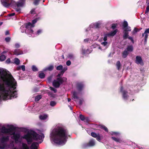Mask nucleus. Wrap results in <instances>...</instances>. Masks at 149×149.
<instances>
[{"label":"nucleus","instance_id":"f257e3e1","mask_svg":"<svg viewBox=\"0 0 149 149\" xmlns=\"http://www.w3.org/2000/svg\"><path fill=\"white\" fill-rule=\"evenodd\" d=\"M17 84L12 75L7 76L6 70L0 68V102L17 97Z\"/></svg>","mask_w":149,"mask_h":149},{"label":"nucleus","instance_id":"f03ea898","mask_svg":"<svg viewBox=\"0 0 149 149\" xmlns=\"http://www.w3.org/2000/svg\"><path fill=\"white\" fill-rule=\"evenodd\" d=\"M68 130L62 127H58L53 130L50 135V138L55 143L58 145L64 144L68 137Z\"/></svg>","mask_w":149,"mask_h":149},{"label":"nucleus","instance_id":"7ed1b4c3","mask_svg":"<svg viewBox=\"0 0 149 149\" xmlns=\"http://www.w3.org/2000/svg\"><path fill=\"white\" fill-rule=\"evenodd\" d=\"M44 137L43 134H42L41 136L37 134L34 131L31 130L29 131L26 134L24 135L22 138L26 139L27 144L29 145L32 142L33 140L38 141L42 140V137L44 138Z\"/></svg>","mask_w":149,"mask_h":149},{"label":"nucleus","instance_id":"20e7f679","mask_svg":"<svg viewBox=\"0 0 149 149\" xmlns=\"http://www.w3.org/2000/svg\"><path fill=\"white\" fill-rule=\"evenodd\" d=\"M34 27L33 25L29 22L26 24L22 25L20 27V29L22 33L25 32L29 36L31 37L32 36L31 33L33 34L32 28Z\"/></svg>","mask_w":149,"mask_h":149},{"label":"nucleus","instance_id":"39448f33","mask_svg":"<svg viewBox=\"0 0 149 149\" xmlns=\"http://www.w3.org/2000/svg\"><path fill=\"white\" fill-rule=\"evenodd\" d=\"M25 3V0H19L17 2L13 1L12 2V6L17 12L19 13L21 11L20 7L23 6Z\"/></svg>","mask_w":149,"mask_h":149},{"label":"nucleus","instance_id":"423d86ee","mask_svg":"<svg viewBox=\"0 0 149 149\" xmlns=\"http://www.w3.org/2000/svg\"><path fill=\"white\" fill-rule=\"evenodd\" d=\"M117 32V30L116 29L110 32H104L103 34L101 33L102 40L107 41L108 38L113 37Z\"/></svg>","mask_w":149,"mask_h":149},{"label":"nucleus","instance_id":"0eeeda50","mask_svg":"<svg viewBox=\"0 0 149 149\" xmlns=\"http://www.w3.org/2000/svg\"><path fill=\"white\" fill-rule=\"evenodd\" d=\"M67 78L65 77L58 78L53 81V86L55 88H58L60 85L66 82Z\"/></svg>","mask_w":149,"mask_h":149},{"label":"nucleus","instance_id":"6e6552de","mask_svg":"<svg viewBox=\"0 0 149 149\" xmlns=\"http://www.w3.org/2000/svg\"><path fill=\"white\" fill-rule=\"evenodd\" d=\"M16 129V127L13 125H10L8 128H7L4 127H2L1 129V132L3 134H9L12 133L13 131Z\"/></svg>","mask_w":149,"mask_h":149},{"label":"nucleus","instance_id":"1a4fd4ad","mask_svg":"<svg viewBox=\"0 0 149 149\" xmlns=\"http://www.w3.org/2000/svg\"><path fill=\"white\" fill-rule=\"evenodd\" d=\"M101 44V46H99L98 48L102 51L106 50L108 47L109 45V43L107 41H102Z\"/></svg>","mask_w":149,"mask_h":149},{"label":"nucleus","instance_id":"9d476101","mask_svg":"<svg viewBox=\"0 0 149 149\" xmlns=\"http://www.w3.org/2000/svg\"><path fill=\"white\" fill-rule=\"evenodd\" d=\"M95 140L92 139L89 140L88 143H86L82 145L83 148H86L88 147H93L95 146Z\"/></svg>","mask_w":149,"mask_h":149},{"label":"nucleus","instance_id":"9b49d317","mask_svg":"<svg viewBox=\"0 0 149 149\" xmlns=\"http://www.w3.org/2000/svg\"><path fill=\"white\" fill-rule=\"evenodd\" d=\"M103 24L102 21H99L96 22L92 23L90 25V27L92 28H99Z\"/></svg>","mask_w":149,"mask_h":149},{"label":"nucleus","instance_id":"f8f14e48","mask_svg":"<svg viewBox=\"0 0 149 149\" xmlns=\"http://www.w3.org/2000/svg\"><path fill=\"white\" fill-rule=\"evenodd\" d=\"M12 0H1L2 5L5 7L7 8L10 5L12 6Z\"/></svg>","mask_w":149,"mask_h":149},{"label":"nucleus","instance_id":"ddd939ff","mask_svg":"<svg viewBox=\"0 0 149 149\" xmlns=\"http://www.w3.org/2000/svg\"><path fill=\"white\" fill-rule=\"evenodd\" d=\"M56 69L58 70H61V73L63 75L65 72L67 70L68 68L66 66L63 67L62 65H59L56 67Z\"/></svg>","mask_w":149,"mask_h":149},{"label":"nucleus","instance_id":"4468645a","mask_svg":"<svg viewBox=\"0 0 149 149\" xmlns=\"http://www.w3.org/2000/svg\"><path fill=\"white\" fill-rule=\"evenodd\" d=\"M84 86V83L83 82H77L76 83V87L79 91H81L83 89Z\"/></svg>","mask_w":149,"mask_h":149},{"label":"nucleus","instance_id":"2eb2a0df","mask_svg":"<svg viewBox=\"0 0 149 149\" xmlns=\"http://www.w3.org/2000/svg\"><path fill=\"white\" fill-rule=\"evenodd\" d=\"M91 135L92 137L96 138V139L99 142H100L101 139L102 138V135L99 134H97L94 132H92L91 133Z\"/></svg>","mask_w":149,"mask_h":149},{"label":"nucleus","instance_id":"dca6fc26","mask_svg":"<svg viewBox=\"0 0 149 149\" xmlns=\"http://www.w3.org/2000/svg\"><path fill=\"white\" fill-rule=\"evenodd\" d=\"M92 50L91 49L88 48L87 49L84 48V47H82L81 50V52L83 55H86L90 53Z\"/></svg>","mask_w":149,"mask_h":149},{"label":"nucleus","instance_id":"f3484780","mask_svg":"<svg viewBox=\"0 0 149 149\" xmlns=\"http://www.w3.org/2000/svg\"><path fill=\"white\" fill-rule=\"evenodd\" d=\"M149 33V29H146L145 30L144 32L142 34L143 37H144V44L146 43L147 38Z\"/></svg>","mask_w":149,"mask_h":149},{"label":"nucleus","instance_id":"a211bd4d","mask_svg":"<svg viewBox=\"0 0 149 149\" xmlns=\"http://www.w3.org/2000/svg\"><path fill=\"white\" fill-rule=\"evenodd\" d=\"M120 91L122 93L123 99L125 100H127L129 97V96L127 94V92L126 91L123 90V88L122 87L120 88Z\"/></svg>","mask_w":149,"mask_h":149},{"label":"nucleus","instance_id":"6ab92c4d","mask_svg":"<svg viewBox=\"0 0 149 149\" xmlns=\"http://www.w3.org/2000/svg\"><path fill=\"white\" fill-rule=\"evenodd\" d=\"M135 62L137 64H140L141 65H143L144 64L142 58L140 56H137L136 57Z\"/></svg>","mask_w":149,"mask_h":149},{"label":"nucleus","instance_id":"aec40b11","mask_svg":"<svg viewBox=\"0 0 149 149\" xmlns=\"http://www.w3.org/2000/svg\"><path fill=\"white\" fill-rule=\"evenodd\" d=\"M12 134L13 137L16 143H17L20 137V135L19 134H15V132H13Z\"/></svg>","mask_w":149,"mask_h":149},{"label":"nucleus","instance_id":"412c9836","mask_svg":"<svg viewBox=\"0 0 149 149\" xmlns=\"http://www.w3.org/2000/svg\"><path fill=\"white\" fill-rule=\"evenodd\" d=\"M9 140V137L8 136L2 137L0 139V142L1 143H4L7 142Z\"/></svg>","mask_w":149,"mask_h":149},{"label":"nucleus","instance_id":"4be33fe9","mask_svg":"<svg viewBox=\"0 0 149 149\" xmlns=\"http://www.w3.org/2000/svg\"><path fill=\"white\" fill-rule=\"evenodd\" d=\"M13 53L14 54L17 56L23 54H24L22 51L18 49H15L13 51Z\"/></svg>","mask_w":149,"mask_h":149},{"label":"nucleus","instance_id":"5701e85b","mask_svg":"<svg viewBox=\"0 0 149 149\" xmlns=\"http://www.w3.org/2000/svg\"><path fill=\"white\" fill-rule=\"evenodd\" d=\"M39 144L36 142H33L30 146L31 149H38Z\"/></svg>","mask_w":149,"mask_h":149},{"label":"nucleus","instance_id":"b1692460","mask_svg":"<svg viewBox=\"0 0 149 149\" xmlns=\"http://www.w3.org/2000/svg\"><path fill=\"white\" fill-rule=\"evenodd\" d=\"M42 32V30L41 29H39L38 30V31L35 33H33V34H32L31 33V35H32V36L31 37H34L36 36H37L40 34Z\"/></svg>","mask_w":149,"mask_h":149},{"label":"nucleus","instance_id":"393cba45","mask_svg":"<svg viewBox=\"0 0 149 149\" xmlns=\"http://www.w3.org/2000/svg\"><path fill=\"white\" fill-rule=\"evenodd\" d=\"M125 50L127 51L129 53L131 52L133 50V46L132 45H129L127 46Z\"/></svg>","mask_w":149,"mask_h":149},{"label":"nucleus","instance_id":"a878e982","mask_svg":"<svg viewBox=\"0 0 149 149\" xmlns=\"http://www.w3.org/2000/svg\"><path fill=\"white\" fill-rule=\"evenodd\" d=\"M54 67L52 65H51L48 67H46L44 68L43 71H45L47 70H49V71H52Z\"/></svg>","mask_w":149,"mask_h":149},{"label":"nucleus","instance_id":"bb28decb","mask_svg":"<svg viewBox=\"0 0 149 149\" xmlns=\"http://www.w3.org/2000/svg\"><path fill=\"white\" fill-rule=\"evenodd\" d=\"M123 38L124 40L127 39L129 37L128 35L129 33L126 31H123Z\"/></svg>","mask_w":149,"mask_h":149},{"label":"nucleus","instance_id":"cd10ccee","mask_svg":"<svg viewBox=\"0 0 149 149\" xmlns=\"http://www.w3.org/2000/svg\"><path fill=\"white\" fill-rule=\"evenodd\" d=\"M72 97L74 99V100L78 99V93L77 92L74 91L73 92Z\"/></svg>","mask_w":149,"mask_h":149},{"label":"nucleus","instance_id":"c85d7f7f","mask_svg":"<svg viewBox=\"0 0 149 149\" xmlns=\"http://www.w3.org/2000/svg\"><path fill=\"white\" fill-rule=\"evenodd\" d=\"M93 40L91 38H86L84 40V41L85 43H90L93 41Z\"/></svg>","mask_w":149,"mask_h":149},{"label":"nucleus","instance_id":"c756f323","mask_svg":"<svg viewBox=\"0 0 149 149\" xmlns=\"http://www.w3.org/2000/svg\"><path fill=\"white\" fill-rule=\"evenodd\" d=\"M129 54V52L125 49V50L123 51V52L122 54V55L123 58H125L127 57Z\"/></svg>","mask_w":149,"mask_h":149},{"label":"nucleus","instance_id":"7c9ffc66","mask_svg":"<svg viewBox=\"0 0 149 149\" xmlns=\"http://www.w3.org/2000/svg\"><path fill=\"white\" fill-rule=\"evenodd\" d=\"M116 66L118 70H119L121 68V65L120 62L119 61H118L116 64Z\"/></svg>","mask_w":149,"mask_h":149},{"label":"nucleus","instance_id":"2f4dec72","mask_svg":"<svg viewBox=\"0 0 149 149\" xmlns=\"http://www.w3.org/2000/svg\"><path fill=\"white\" fill-rule=\"evenodd\" d=\"M67 57L70 59H73L74 58L75 56L73 54L70 53L68 55Z\"/></svg>","mask_w":149,"mask_h":149},{"label":"nucleus","instance_id":"473e14b6","mask_svg":"<svg viewBox=\"0 0 149 149\" xmlns=\"http://www.w3.org/2000/svg\"><path fill=\"white\" fill-rule=\"evenodd\" d=\"M6 58L5 56L3 54H1L0 55V61H3L5 60Z\"/></svg>","mask_w":149,"mask_h":149},{"label":"nucleus","instance_id":"72a5a7b5","mask_svg":"<svg viewBox=\"0 0 149 149\" xmlns=\"http://www.w3.org/2000/svg\"><path fill=\"white\" fill-rule=\"evenodd\" d=\"M47 117V115H40L39 116L40 118L42 120H44L46 119Z\"/></svg>","mask_w":149,"mask_h":149},{"label":"nucleus","instance_id":"f704fd0d","mask_svg":"<svg viewBox=\"0 0 149 149\" xmlns=\"http://www.w3.org/2000/svg\"><path fill=\"white\" fill-rule=\"evenodd\" d=\"M100 128L101 129L104 130L106 132H108V128L104 125H101L100 126Z\"/></svg>","mask_w":149,"mask_h":149},{"label":"nucleus","instance_id":"c9c22d12","mask_svg":"<svg viewBox=\"0 0 149 149\" xmlns=\"http://www.w3.org/2000/svg\"><path fill=\"white\" fill-rule=\"evenodd\" d=\"M14 63L17 65H18L20 63V60L17 58H15L14 59Z\"/></svg>","mask_w":149,"mask_h":149},{"label":"nucleus","instance_id":"e433bc0d","mask_svg":"<svg viewBox=\"0 0 149 149\" xmlns=\"http://www.w3.org/2000/svg\"><path fill=\"white\" fill-rule=\"evenodd\" d=\"M22 145L23 149H29V147L26 144L22 143Z\"/></svg>","mask_w":149,"mask_h":149},{"label":"nucleus","instance_id":"4c0bfd02","mask_svg":"<svg viewBox=\"0 0 149 149\" xmlns=\"http://www.w3.org/2000/svg\"><path fill=\"white\" fill-rule=\"evenodd\" d=\"M123 31H131V29L130 27L127 26L126 27H125L124 28H123Z\"/></svg>","mask_w":149,"mask_h":149},{"label":"nucleus","instance_id":"58836bf2","mask_svg":"<svg viewBox=\"0 0 149 149\" xmlns=\"http://www.w3.org/2000/svg\"><path fill=\"white\" fill-rule=\"evenodd\" d=\"M6 147V145L4 143H0V149H3Z\"/></svg>","mask_w":149,"mask_h":149},{"label":"nucleus","instance_id":"ea45409f","mask_svg":"<svg viewBox=\"0 0 149 149\" xmlns=\"http://www.w3.org/2000/svg\"><path fill=\"white\" fill-rule=\"evenodd\" d=\"M32 70L34 72L38 71V70L37 68L34 65H33L31 67Z\"/></svg>","mask_w":149,"mask_h":149},{"label":"nucleus","instance_id":"a19ab883","mask_svg":"<svg viewBox=\"0 0 149 149\" xmlns=\"http://www.w3.org/2000/svg\"><path fill=\"white\" fill-rule=\"evenodd\" d=\"M45 76V74L43 72L40 73L39 74V77L41 79L44 78Z\"/></svg>","mask_w":149,"mask_h":149},{"label":"nucleus","instance_id":"79ce46f5","mask_svg":"<svg viewBox=\"0 0 149 149\" xmlns=\"http://www.w3.org/2000/svg\"><path fill=\"white\" fill-rule=\"evenodd\" d=\"M111 138L113 140L115 141L116 142H118L119 143L120 142L121 140L119 138H116L115 137H111Z\"/></svg>","mask_w":149,"mask_h":149},{"label":"nucleus","instance_id":"37998d69","mask_svg":"<svg viewBox=\"0 0 149 149\" xmlns=\"http://www.w3.org/2000/svg\"><path fill=\"white\" fill-rule=\"evenodd\" d=\"M41 98V95H38L36 96L35 98V101L36 102L38 101Z\"/></svg>","mask_w":149,"mask_h":149},{"label":"nucleus","instance_id":"c03bdc74","mask_svg":"<svg viewBox=\"0 0 149 149\" xmlns=\"http://www.w3.org/2000/svg\"><path fill=\"white\" fill-rule=\"evenodd\" d=\"M49 88L51 91H53L54 93H56L57 91V89L53 87H49Z\"/></svg>","mask_w":149,"mask_h":149},{"label":"nucleus","instance_id":"a18cd8bd","mask_svg":"<svg viewBox=\"0 0 149 149\" xmlns=\"http://www.w3.org/2000/svg\"><path fill=\"white\" fill-rule=\"evenodd\" d=\"M40 1V0H34L33 2L34 4L36 6L38 5Z\"/></svg>","mask_w":149,"mask_h":149},{"label":"nucleus","instance_id":"49530a36","mask_svg":"<svg viewBox=\"0 0 149 149\" xmlns=\"http://www.w3.org/2000/svg\"><path fill=\"white\" fill-rule=\"evenodd\" d=\"M123 26V28L126 27L128 26V24L126 21H124V22Z\"/></svg>","mask_w":149,"mask_h":149},{"label":"nucleus","instance_id":"de8ad7c7","mask_svg":"<svg viewBox=\"0 0 149 149\" xmlns=\"http://www.w3.org/2000/svg\"><path fill=\"white\" fill-rule=\"evenodd\" d=\"M53 76H50L49 77L47 78V81L48 82L50 83L52 79Z\"/></svg>","mask_w":149,"mask_h":149},{"label":"nucleus","instance_id":"09e8293b","mask_svg":"<svg viewBox=\"0 0 149 149\" xmlns=\"http://www.w3.org/2000/svg\"><path fill=\"white\" fill-rule=\"evenodd\" d=\"M79 118L82 121L84 120L85 119L84 116L82 114H80L79 115Z\"/></svg>","mask_w":149,"mask_h":149},{"label":"nucleus","instance_id":"8fccbe9b","mask_svg":"<svg viewBox=\"0 0 149 149\" xmlns=\"http://www.w3.org/2000/svg\"><path fill=\"white\" fill-rule=\"evenodd\" d=\"M10 38L9 37H8L7 38H5V40L6 42H9L10 41Z\"/></svg>","mask_w":149,"mask_h":149},{"label":"nucleus","instance_id":"3c124183","mask_svg":"<svg viewBox=\"0 0 149 149\" xmlns=\"http://www.w3.org/2000/svg\"><path fill=\"white\" fill-rule=\"evenodd\" d=\"M138 31V29H137L136 28H135L133 31L132 32V33L133 34L135 33H136Z\"/></svg>","mask_w":149,"mask_h":149},{"label":"nucleus","instance_id":"603ef678","mask_svg":"<svg viewBox=\"0 0 149 149\" xmlns=\"http://www.w3.org/2000/svg\"><path fill=\"white\" fill-rule=\"evenodd\" d=\"M15 47L16 48H19L20 47V44L19 43H16L15 45Z\"/></svg>","mask_w":149,"mask_h":149},{"label":"nucleus","instance_id":"864d4df0","mask_svg":"<svg viewBox=\"0 0 149 149\" xmlns=\"http://www.w3.org/2000/svg\"><path fill=\"white\" fill-rule=\"evenodd\" d=\"M149 11V6H147L146 8V10L145 11V13L146 14Z\"/></svg>","mask_w":149,"mask_h":149},{"label":"nucleus","instance_id":"5fc2aeb1","mask_svg":"<svg viewBox=\"0 0 149 149\" xmlns=\"http://www.w3.org/2000/svg\"><path fill=\"white\" fill-rule=\"evenodd\" d=\"M128 38L129 40H131V41H132V42L133 43H134V40L133 39L132 37H131V36H129L128 37Z\"/></svg>","mask_w":149,"mask_h":149},{"label":"nucleus","instance_id":"6e6d98bb","mask_svg":"<svg viewBox=\"0 0 149 149\" xmlns=\"http://www.w3.org/2000/svg\"><path fill=\"white\" fill-rule=\"evenodd\" d=\"M35 9L33 8L30 11V13L31 14H34L35 13Z\"/></svg>","mask_w":149,"mask_h":149},{"label":"nucleus","instance_id":"4d7b16f0","mask_svg":"<svg viewBox=\"0 0 149 149\" xmlns=\"http://www.w3.org/2000/svg\"><path fill=\"white\" fill-rule=\"evenodd\" d=\"M37 19H36L32 20V23L33 24H32L31 23V24L33 25L34 26V24H35L37 22Z\"/></svg>","mask_w":149,"mask_h":149},{"label":"nucleus","instance_id":"13d9d810","mask_svg":"<svg viewBox=\"0 0 149 149\" xmlns=\"http://www.w3.org/2000/svg\"><path fill=\"white\" fill-rule=\"evenodd\" d=\"M66 65L68 66L70 65L71 64V62L70 61L68 60V61L66 63Z\"/></svg>","mask_w":149,"mask_h":149},{"label":"nucleus","instance_id":"bf43d9fd","mask_svg":"<svg viewBox=\"0 0 149 149\" xmlns=\"http://www.w3.org/2000/svg\"><path fill=\"white\" fill-rule=\"evenodd\" d=\"M21 68L23 71H24L25 70V67L24 65H22L21 66Z\"/></svg>","mask_w":149,"mask_h":149},{"label":"nucleus","instance_id":"052dcab7","mask_svg":"<svg viewBox=\"0 0 149 149\" xmlns=\"http://www.w3.org/2000/svg\"><path fill=\"white\" fill-rule=\"evenodd\" d=\"M99 37V35L98 34L96 35L94 37V40H96Z\"/></svg>","mask_w":149,"mask_h":149},{"label":"nucleus","instance_id":"680f3d73","mask_svg":"<svg viewBox=\"0 0 149 149\" xmlns=\"http://www.w3.org/2000/svg\"><path fill=\"white\" fill-rule=\"evenodd\" d=\"M116 27V25L115 24H113L111 26V28L114 29Z\"/></svg>","mask_w":149,"mask_h":149},{"label":"nucleus","instance_id":"e2e57ef3","mask_svg":"<svg viewBox=\"0 0 149 149\" xmlns=\"http://www.w3.org/2000/svg\"><path fill=\"white\" fill-rule=\"evenodd\" d=\"M6 63L7 64H9L10 62V60L9 58H8L7 59V60L6 61Z\"/></svg>","mask_w":149,"mask_h":149},{"label":"nucleus","instance_id":"0e129e2a","mask_svg":"<svg viewBox=\"0 0 149 149\" xmlns=\"http://www.w3.org/2000/svg\"><path fill=\"white\" fill-rule=\"evenodd\" d=\"M91 28H92L90 27V25H89L88 27L87 28H86L85 29V31L86 32H88V31H89L90 30V29Z\"/></svg>","mask_w":149,"mask_h":149},{"label":"nucleus","instance_id":"69168bd1","mask_svg":"<svg viewBox=\"0 0 149 149\" xmlns=\"http://www.w3.org/2000/svg\"><path fill=\"white\" fill-rule=\"evenodd\" d=\"M50 97H54V95L51 92H49L48 93Z\"/></svg>","mask_w":149,"mask_h":149},{"label":"nucleus","instance_id":"338daca9","mask_svg":"<svg viewBox=\"0 0 149 149\" xmlns=\"http://www.w3.org/2000/svg\"><path fill=\"white\" fill-rule=\"evenodd\" d=\"M15 14V13H11L9 14L8 15V16L9 17H12L14 16Z\"/></svg>","mask_w":149,"mask_h":149},{"label":"nucleus","instance_id":"774afa93","mask_svg":"<svg viewBox=\"0 0 149 149\" xmlns=\"http://www.w3.org/2000/svg\"><path fill=\"white\" fill-rule=\"evenodd\" d=\"M79 102L80 103L83 102H85L84 99L82 98H80V99H79Z\"/></svg>","mask_w":149,"mask_h":149}]
</instances>
